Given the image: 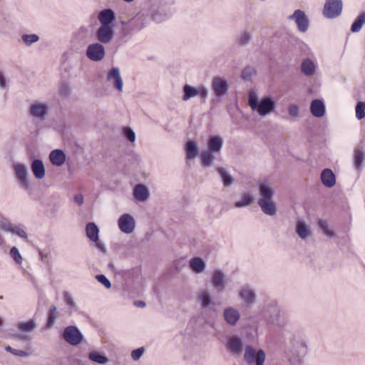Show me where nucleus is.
Listing matches in <instances>:
<instances>
[{
  "instance_id": "nucleus-1",
  "label": "nucleus",
  "mask_w": 365,
  "mask_h": 365,
  "mask_svg": "<svg viewBox=\"0 0 365 365\" xmlns=\"http://www.w3.org/2000/svg\"><path fill=\"white\" fill-rule=\"evenodd\" d=\"M259 198L257 205L264 214L275 216L277 212V204L274 200L275 191L272 183L264 180L258 185Z\"/></svg>"
},
{
  "instance_id": "nucleus-2",
  "label": "nucleus",
  "mask_w": 365,
  "mask_h": 365,
  "mask_svg": "<svg viewBox=\"0 0 365 365\" xmlns=\"http://www.w3.org/2000/svg\"><path fill=\"white\" fill-rule=\"evenodd\" d=\"M152 12V18L157 23L168 20L175 12L173 0H148Z\"/></svg>"
},
{
  "instance_id": "nucleus-3",
  "label": "nucleus",
  "mask_w": 365,
  "mask_h": 365,
  "mask_svg": "<svg viewBox=\"0 0 365 365\" xmlns=\"http://www.w3.org/2000/svg\"><path fill=\"white\" fill-rule=\"evenodd\" d=\"M248 105L253 111L262 117L269 115L276 108V102L272 97L264 96L259 99L255 92H251L249 94Z\"/></svg>"
},
{
  "instance_id": "nucleus-4",
  "label": "nucleus",
  "mask_w": 365,
  "mask_h": 365,
  "mask_svg": "<svg viewBox=\"0 0 365 365\" xmlns=\"http://www.w3.org/2000/svg\"><path fill=\"white\" fill-rule=\"evenodd\" d=\"M207 146V150H202L200 155L201 165L205 168L212 166L217 155L220 154L223 146V139L217 135L210 136Z\"/></svg>"
},
{
  "instance_id": "nucleus-5",
  "label": "nucleus",
  "mask_w": 365,
  "mask_h": 365,
  "mask_svg": "<svg viewBox=\"0 0 365 365\" xmlns=\"http://www.w3.org/2000/svg\"><path fill=\"white\" fill-rule=\"evenodd\" d=\"M266 355L262 349H257L251 345L245 347L244 360L248 364L264 365Z\"/></svg>"
},
{
  "instance_id": "nucleus-6",
  "label": "nucleus",
  "mask_w": 365,
  "mask_h": 365,
  "mask_svg": "<svg viewBox=\"0 0 365 365\" xmlns=\"http://www.w3.org/2000/svg\"><path fill=\"white\" fill-rule=\"evenodd\" d=\"M49 106L48 103L35 101L29 106V114L35 120L43 121L48 116Z\"/></svg>"
},
{
  "instance_id": "nucleus-7",
  "label": "nucleus",
  "mask_w": 365,
  "mask_h": 365,
  "mask_svg": "<svg viewBox=\"0 0 365 365\" xmlns=\"http://www.w3.org/2000/svg\"><path fill=\"white\" fill-rule=\"evenodd\" d=\"M183 96L182 100L187 101L188 100L195 96H200L202 102L205 103L208 96V89L203 85H201L197 88L193 87L190 85L185 84L182 88Z\"/></svg>"
},
{
  "instance_id": "nucleus-8",
  "label": "nucleus",
  "mask_w": 365,
  "mask_h": 365,
  "mask_svg": "<svg viewBox=\"0 0 365 365\" xmlns=\"http://www.w3.org/2000/svg\"><path fill=\"white\" fill-rule=\"evenodd\" d=\"M148 23V14L141 11L129 21L123 31L138 32L145 28Z\"/></svg>"
},
{
  "instance_id": "nucleus-9",
  "label": "nucleus",
  "mask_w": 365,
  "mask_h": 365,
  "mask_svg": "<svg viewBox=\"0 0 365 365\" xmlns=\"http://www.w3.org/2000/svg\"><path fill=\"white\" fill-rule=\"evenodd\" d=\"M229 88V83L225 78L216 76L212 78L211 82V89L213 96L216 98L220 99L226 96L228 93Z\"/></svg>"
},
{
  "instance_id": "nucleus-10",
  "label": "nucleus",
  "mask_w": 365,
  "mask_h": 365,
  "mask_svg": "<svg viewBox=\"0 0 365 365\" xmlns=\"http://www.w3.org/2000/svg\"><path fill=\"white\" fill-rule=\"evenodd\" d=\"M86 54L87 58L91 61L99 62L105 58L106 49L101 43H93L88 46Z\"/></svg>"
},
{
  "instance_id": "nucleus-11",
  "label": "nucleus",
  "mask_w": 365,
  "mask_h": 365,
  "mask_svg": "<svg viewBox=\"0 0 365 365\" xmlns=\"http://www.w3.org/2000/svg\"><path fill=\"white\" fill-rule=\"evenodd\" d=\"M288 19L294 21L299 31L305 33L309 27V20L305 12L301 9H297L288 16Z\"/></svg>"
},
{
  "instance_id": "nucleus-12",
  "label": "nucleus",
  "mask_w": 365,
  "mask_h": 365,
  "mask_svg": "<svg viewBox=\"0 0 365 365\" xmlns=\"http://www.w3.org/2000/svg\"><path fill=\"white\" fill-rule=\"evenodd\" d=\"M64 340L72 346L80 344L83 339V336L80 330L75 326H68L64 329L63 333Z\"/></svg>"
},
{
  "instance_id": "nucleus-13",
  "label": "nucleus",
  "mask_w": 365,
  "mask_h": 365,
  "mask_svg": "<svg viewBox=\"0 0 365 365\" xmlns=\"http://www.w3.org/2000/svg\"><path fill=\"white\" fill-rule=\"evenodd\" d=\"M13 168L20 187L27 190L30 185L28 168L24 164L16 163L14 165Z\"/></svg>"
},
{
  "instance_id": "nucleus-14",
  "label": "nucleus",
  "mask_w": 365,
  "mask_h": 365,
  "mask_svg": "<svg viewBox=\"0 0 365 365\" xmlns=\"http://www.w3.org/2000/svg\"><path fill=\"white\" fill-rule=\"evenodd\" d=\"M342 6L341 0H327L323 9V15L327 19H334L340 15Z\"/></svg>"
},
{
  "instance_id": "nucleus-15",
  "label": "nucleus",
  "mask_w": 365,
  "mask_h": 365,
  "mask_svg": "<svg viewBox=\"0 0 365 365\" xmlns=\"http://www.w3.org/2000/svg\"><path fill=\"white\" fill-rule=\"evenodd\" d=\"M210 282L215 291L222 292L227 285V275L221 269L215 270L211 275Z\"/></svg>"
},
{
  "instance_id": "nucleus-16",
  "label": "nucleus",
  "mask_w": 365,
  "mask_h": 365,
  "mask_svg": "<svg viewBox=\"0 0 365 365\" xmlns=\"http://www.w3.org/2000/svg\"><path fill=\"white\" fill-rule=\"evenodd\" d=\"M118 225L123 233L128 235L134 232L136 223L134 217L130 214L125 213L119 217Z\"/></svg>"
},
{
  "instance_id": "nucleus-17",
  "label": "nucleus",
  "mask_w": 365,
  "mask_h": 365,
  "mask_svg": "<svg viewBox=\"0 0 365 365\" xmlns=\"http://www.w3.org/2000/svg\"><path fill=\"white\" fill-rule=\"evenodd\" d=\"M106 80L112 84L116 91H123V81L118 67H112L108 70L106 75Z\"/></svg>"
},
{
  "instance_id": "nucleus-18",
  "label": "nucleus",
  "mask_w": 365,
  "mask_h": 365,
  "mask_svg": "<svg viewBox=\"0 0 365 365\" xmlns=\"http://www.w3.org/2000/svg\"><path fill=\"white\" fill-rule=\"evenodd\" d=\"M239 296L240 299L248 305L254 304L257 300L256 291L250 284L242 286L239 292Z\"/></svg>"
},
{
  "instance_id": "nucleus-19",
  "label": "nucleus",
  "mask_w": 365,
  "mask_h": 365,
  "mask_svg": "<svg viewBox=\"0 0 365 365\" xmlns=\"http://www.w3.org/2000/svg\"><path fill=\"white\" fill-rule=\"evenodd\" d=\"M96 38L101 43H109L114 38L113 26L101 25L96 31Z\"/></svg>"
},
{
  "instance_id": "nucleus-20",
  "label": "nucleus",
  "mask_w": 365,
  "mask_h": 365,
  "mask_svg": "<svg viewBox=\"0 0 365 365\" xmlns=\"http://www.w3.org/2000/svg\"><path fill=\"white\" fill-rule=\"evenodd\" d=\"M222 315L225 322L231 327L235 326L241 317L239 310L231 306L223 309Z\"/></svg>"
},
{
  "instance_id": "nucleus-21",
  "label": "nucleus",
  "mask_w": 365,
  "mask_h": 365,
  "mask_svg": "<svg viewBox=\"0 0 365 365\" xmlns=\"http://www.w3.org/2000/svg\"><path fill=\"white\" fill-rule=\"evenodd\" d=\"M295 232L298 237L303 241L307 240L313 235L310 225L302 220L296 222Z\"/></svg>"
},
{
  "instance_id": "nucleus-22",
  "label": "nucleus",
  "mask_w": 365,
  "mask_h": 365,
  "mask_svg": "<svg viewBox=\"0 0 365 365\" xmlns=\"http://www.w3.org/2000/svg\"><path fill=\"white\" fill-rule=\"evenodd\" d=\"M264 315L269 324H277L280 317L279 307L276 304H268L264 311Z\"/></svg>"
},
{
  "instance_id": "nucleus-23",
  "label": "nucleus",
  "mask_w": 365,
  "mask_h": 365,
  "mask_svg": "<svg viewBox=\"0 0 365 365\" xmlns=\"http://www.w3.org/2000/svg\"><path fill=\"white\" fill-rule=\"evenodd\" d=\"M365 152L361 145H357L354 150L353 163L355 169L360 173L364 167Z\"/></svg>"
},
{
  "instance_id": "nucleus-24",
  "label": "nucleus",
  "mask_w": 365,
  "mask_h": 365,
  "mask_svg": "<svg viewBox=\"0 0 365 365\" xmlns=\"http://www.w3.org/2000/svg\"><path fill=\"white\" fill-rule=\"evenodd\" d=\"M197 298L201 305V307L204 309L209 308L211 305L215 304L213 296L207 289L200 290L197 293Z\"/></svg>"
},
{
  "instance_id": "nucleus-25",
  "label": "nucleus",
  "mask_w": 365,
  "mask_h": 365,
  "mask_svg": "<svg viewBox=\"0 0 365 365\" xmlns=\"http://www.w3.org/2000/svg\"><path fill=\"white\" fill-rule=\"evenodd\" d=\"M116 19L115 12L110 9H105L98 14V21L103 26H113Z\"/></svg>"
},
{
  "instance_id": "nucleus-26",
  "label": "nucleus",
  "mask_w": 365,
  "mask_h": 365,
  "mask_svg": "<svg viewBox=\"0 0 365 365\" xmlns=\"http://www.w3.org/2000/svg\"><path fill=\"white\" fill-rule=\"evenodd\" d=\"M300 70L304 76H312L316 73L317 64L312 59L306 58L301 63Z\"/></svg>"
},
{
  "instance_id": "nucleus-27",
  "label": "nucleus",
  "mask_w": 365,
  "mask_h": 365,
  "mask_svg": "<svg viewBox=\"0 0 365 365\" xmlns=\"http://www.w3.org/2000/svg\"><path fill=\"white\" fill-rule=\"evenodd\" d=\"M310 111L313 116L322 118L325 115L326 107L322 99H314L310 105Z\"/></svg>"
},
{
  "instance_id": "nucleus-28",
  "label": "nucleus",
  "mask_w": 365,
  "mask_h": 365,
  "mask_svg": "<svg viewBox=\"0 0 365 365\" xmlns=\"http://www.w3.org/2000/svg\"><path fill=\"white\" fill-rule=\"evenodd\" d=\"M320 179L323 185L328 188L334 187L336 184V176L329 168H325L322 171Z\"/></svg>"
},
{
  "instance_id": "nucleus-29",
  "label": "nucleus",
  "mask_w": 365,
  "mask_h": 365,
  "mask_svg": "<svg viewBox=\"0 0 365 365\" xmlns=\"http://www.w3.org/2000/svg\"><path fill=\"white\" fill-rule=\"evenodd\" d=\"M31 169L36 179H42L45 177V167L41 160L36 159L33 160L31 165Z\"/></svg>"
},
{
  "instance_id": "nucleus-30",
  "label": "nucleus",
  "mask_w": 365,
  "mask_h": 365,
  "mask_svg": "<svg viewBox=\"0 0 365 365\" xmlns=\"http://www.w3.org/2000/svg\"><path fill=\"white\" fill-rule=\"evenodd\" d=\"M49 159L52 165L60 167L66 161V155L62 150L56 149L50 153Z\"/></svg>"
},
{
  "instance_id": "nucleus-31",
  "label": "nucleus",
  "mask_w": 365,
  "mask_h": 365,
  "mask_svg": "<svg viewBox=\"0 0 365 365\" xmlns=\"http://www.w3.org/2000/svg\"><path fill=\"white\" fill-rule=\"evenodd\" d=\"M133 195L135 199L140 202L146 201L150 196L148 187L143 184H138L135 187Z\"/></svg>"
},
{
  "instance_id": "nucleus-32",
  "label": "nucleus",
  "mask_w": 365,
  "mask_h": 365,
  "mask_svg": "<svg viewBox=\"0 0 365 365\" xmlns=\"http://www.w3.org/2000/svg\"><path fill=\"white\" fill-rule=\"evenodd\" d=\"M186 158L187 160L195 159L199 154V148L197 142L189 140L185 144Z\"/></svg>"
},
{
  "instance_id": "nucleus-33",
  "label": "nucleus",
  "mask_w": 365,
  "mask_h": 365,
  "mask_svg": "<svg viewBox=\"0 0 365 365\" xmlns=\"http://www.w3.org/2000/svg\"><path fill=\"white\" fill-rule=\"evenodd\" d=\"M16 327L19 330L24 333H30L37 327V323L35 319H31L26 322H20L17 323Z\"/></svg>"
},
{
  "instance_id": "nucleus-34",
  "label": "nucleus",
  "mask_w": 365,
  "mask_h": 365,
  "mask_svg": "<svg viewBox=\"0 0 365 365\" xmlns=\"http://www.w3.org/2000/svg\"><path fill=\"white\" fill-rule=\"evenodd\" d=\"M253 202L252 195L249 192H244L241 195L240 198L234 203V205L237 208H242L250 206Z\"/></svg>"
},
{
  "instance_id": "nucleus-35",
  "label": "nucleus",
  "mask_w": 365,
  "mask_h": 365,
  "mask_svg": "<svg viewBox=\"0 0 365 365\" xmlns=\"http://www.w3.org/2000/svg\"><path fill=\"white\" fill-rule=\"evenodd\" d=\"M86 235L91 241H98L99 229L94 222H88L86 227Z\"/></svg>"
},
{
  "instance_id": "nucleus-36",
  "label": "nucleus",
  "mask_w": 365,
  "mask_h": 365,
  "mask_svg": "<svg viewBox=\"0 0 365 365\" xmlns=\"http://www.w3.org/2000/svg\"><path fill=\"white\" fill-rule=\"evenodd\" d=\"M227 346L232 353L239 354L242 351V341L238 337L230 338Z\"/></svg>"
},
{
  "instance_id": "nucleus-37",
  "label": "nucleus",
  "mask_w": 365,
  "mask_h": 365,
  "mask_svg": "<svg viewBox=\"0 0 365 365\" xmlns=\"http://www.w3.org/2000/svg\"><path fill=\"white\" fill-rule=\"evenodd\" d=\"M365 24V11L361 12L355 19L351 26V31L353 33H357L361 31L362 26Z\"/></svg>"
},
{
  "instance_id": "nucleus-38",
  "label": "nucleus",
  "mask_w": 365,
  "mask_h": 365,
  "mask_svg": "<svg viewBox=\"0 0 365 365\" xmlns=\"http://www.w3.org/2000/svg\"><path fill=\"white\" fill-rule=\"evenodd\" d=\"M217 173L220 175L222 183L225 186L229 187L233 184L234 179L225 168H218Z\"/></svg>"
},
{
  "instance_id": "nucleus-39",
  "label": "nucleus",
  "mask_w": 365,
  "mask_h": 365,
  "mask_svg": "<svg viewBox=\"0 0 365 365\" xmlns=\"http://www.w3.org/2000/svg\"><path fill=\"white\" fill-rule=\"evenodd\" d=\"M190 266L197 273L202 272L205 268V262L200 257H194L190 261Z\"/></svg>"
},
{
  "instance_id": "nucleus-40",
  "label": "nucleus",
  "mask_w": 365,
  "mask_h": 365,
  "mask_svg": "<svg viewBox=\"0 0 365 365\" xmlns=\"http://www.w3.org/2000/svg\"><path fill=\"white\" fill-rule=\"evenodd\" d=\"M88 358L91 361L100 364H106L109 361L108 358L105 354H101L93 351L88 354Z\"/></svg>"
},
{
  "instance_id": "nucleus-41",
  "label": "nucleus",
  "mask_w": 365,
  "mask_h": 365,
  "mask_svg": "<svg viewBox=\"0 0 365 365\" xmlns=\"http://www.w3.org/2000/svg\"><path fill=\"white\" fill-rule=\"evenodd\" d=\"M257 74L256 69L251 66H247L242 71V78L245 81H251L252 77Z\"/></svg>"
},
{
  "instance_id": "nucleus-42",
  "label": "nucleus",
  "mask_w": 365,
  "mask_h": 365,
  "mask_svg": "<svg viewBox=\"0 0 365 365\" xmlns=\"http://www.w3.org/2000/svg\"><path fill=\"white\" fill-rule=\"evenodd\" d=\"M21 39L26 46H30L33 43H36L39 41L40 38L38 35L36 34H23Z\"/></svg>"
},
{
  "instance_id": "nucleus-43",
  "label": "nucleus",
  "mask_w": 365,
  "mask_h": 365,
  "mask_svg": "<svg viewBox=\"0 0 365 365\" xmlns=\"http://www.w3.org/2000/svg\"><path fill=\"white\" fill-rule=\"evenodd\" d=\"M63 298L64 302L68 307V309H69L71 311L77 310V304L71 293L66 292L64 293Z\"/></svg>"
},
{
  "instance_id": "nucleus-44",
  "label": "nucleus",
  "mask_w": 365,
  "mask_h": 365,
  "mask_svg": "<svg viewBox=\"0 0 365 365\" xmlns=\"http://www.w3.org/2000/svg\"><path fill=\"white\" fill-rule=\"evenodd\" d=\"M252 38V35L251 32L245 31L237 38V43L240 46H246L250 42Z\"/></svg>"
},
{
  "instance_id": "nucleus-45",
  "label": "nucleus",
  "mask_w": 365,
  "mask_h": 365,
  "mask_svg": "<svg viewBox=\"0 0 365 365\" xmlns=\"http://www.w3.org/2000/svg\"><path fill=\"white\" fill-rule=\"evenodd\" d=\"M356 118L358 120H362L365 118V102H357L355 107Z\"/></svg>"
},
{
  "instance_id": "nucleus-46",
  "label": "nucleus",
  "mask_w": 365,
  "mask_h": 365,
  "mask_svg": "<svg viewBox=\"0 0 365 365\" xmlns=\"http://www.w3.org/2000/svg\"><path fill=\"white\" fill-rule=\"evenodd\" d=\"M56 311H57V307L55 305H51L50 307V309L48 312V319H47V322H46V326L48 328H51L53 325V324L56 319Z\"/></svg>"
},
{
  "instance_id": "nucleus-47",
  "label": "nucleus",
  "mask_w": 365,
  "mask_h": 365,
  "mask_svg": "<svg viewBox=\"0 0 365 365\" xmlns=\"http://www.w3.org/2000/svg\"><path fill=\"white\" fill-rule=\"evenodd\" d=\"M10 256L12 257L14 261L19 265H21L23 263V257L16 247H12L9 252Z\"/></svg>"
},
{
  "instance_id": "nucleus-48",
  "label": "nucleus",
  "mask_w": 365,
  "mask_h": 365,
  "mask_svg": "<svg viewBox=\"0 0 365 365\" xmlns=\"http://www.w3.org/2000/svg\"><path fill=\"white\" fill-rule=\"evenodd\" d=\"M351 225V215L349 209L344 206V232L349 231Z\"/></svg>"
},
{
  "instance_id": "nucleus-49",
  "label": "nucleus",
  "mask_w": 365,
  "mask_h": 365,
  "mask_svg": "<svg viewBox=\"0 0 365 365\" xmlns=\"http://www.w3.org/2000/svg\"><path fill=\"white\" fill-rule=\"evenodd\" d=\"M58 93L63 98H68L71 93V86L68 83L61 82L59 86Z\"/></svg>"
},
{
  "instance_id": "nucleus-50",
  "label": "nucleus",
  "mask_w": 365,
  "mask_h": 365,
  "mask_svg": "<svg viewBox=\"0 0 365 365\" xmlns=\"http://www.w3.org/2000/svg\"><path fill=\"white\" fill-rule=\"evenodd\" d=\"M13 224L6 218L1 217L0 218V230L5 232H10Z\"/></svg>"
},
{
  "instance_id": "nucleus-51",
  "label": "nucleus",
  "mask_w": 365,
  "mask_h": 365,
  "mask_svg": "<svg viewBox=\"0 0 365 365\" xmlns=\"http://www.w3.org/2000/svg\"><path fill=\"white\" fill-rule=\"evenodd\" d=\"M10 232H11L14 235H16L19 237L23 238V239L26 240L28 238V235H27L26 232L23 228H21L20 226L14 225Z\"/></svg>"
},
{
  "instance_id": "nucleus-52",
  "label": "nucleus",
  "mask_w": 365,
  "mask_h": 365,
  "mask_svg": "<svg viewBox=\"0 0 365 365\" xmlns=\"http://www.w3.org/2000/svg\"><path fill=\"white\" fill-rule=\"evenodd\" d=\"M5 350L8 352H10L11 354H13L14 356H20V357H26L29 356V353H27L26 351H25L24 350H19V349H13L10 346H6L5 347Z\"/></svg>"
},
{
  "instance_id": "nucleus-53",
  "label": "nucleus",
  "mask_w": 365,
  "mask_h": 365,
  "mask_svg": "<svg viewBox=\"0 0 365 365\" xmlns=\"http://www.w3.org/2000/svg\"><path fill=\"white\" fill-rule=\"evenodd\" d=\"M145 352V349L143 346L139 347L138 349H133L131 351V357L133 361H138Z\"/></svg>"
},
{
  "instance_id": "nucleus-54",
  "label": "nucleus",
  "mask_w": 365,
  "mask_h": 365,
  "mask_svg": "<svg viewBox=\"0 0 365 365\" xmlns=\"http://www.w3.org/2000/svg\"><path fill=\"white\" fill-rule=\"evenodd\" d=\"M96 279L98 282L102 284L106 288L109 289L111 287V282L104 274H97Z\"/></svg>"
},
{
  "instance_id": "nucleus-55",
  "label": "nucleus",
  "mask_w": 365,
  "mask_h": 365,
  "mask_svg": "<svg viewBox=\"0 0 365 365\" xmlns=\"http://www.w3.org/2000/svg\"><path fill=\"white\" fill-rule=\"evenodd\" d=\"M288 113L292 118H297L299 113V107L296 104L289 105L288 107Z\"/></svg>"
},
{
  "instance_id": "nucleus-56",
  "label": "nucleus",
  "mask_w": 365,
  "mask_h": 365,
  "mask_svg": "<svg viewBox=\"0 0 365 365\" xmlns=\"http://www.w3.org/2000/svg\"><path fill=\"white\" fill-rule=\"evenodd\" d=\"M124 135L127 140L130 142H134L136 139V135L135 132L130 128H126L124 130Z\"/></svg>"
},
{
  "instance_id": "nucleus-57",
  "label": "nucleus",
  "mask_w": 365,
  "mask_h": 365,
  "mask_svg": "<svg viewBox=\"0 0 365 365\" xmlns=\"http://www.w3.org/2000/svg\"><path fill=\"white\" fill-rule=\"evenodd\" d=\"M38 256L41 261L45 264H50V257L49 254L48 252H45L44 251L39 250H38Z\"/></svg>"
},
{
  "instance_id": "nucleus-58",
  "label": "nucleus",
  "mask_w": 365,
  "mask_h": 365,
  "mask_svg": "<svg viewBox=\"0 0 365 365\" xmlns=\"http://www.w3.org/2000/svg\"><path fill=\"white\" fill-rule=\"evenodd\" d=\"M317 225L319 228L322 231L323 234L327 232L330 227H329V224L327 220L320 219L318 221Z\"/></svg>"
},
{
  "instance_id": "nucleus-59",
  "label": "nucleus",
  "mask_w": 365,
  "mask_h": 365,
  "mask_svg": "<svg viewBox=\"0 0 365 365\" xmlns=\"http://www.w3.org/2000/svg\"><path fill=\"white\" fill-rule=\"evenodd\" d=\"M7 81L4 74L0 71V88L6 89L7 88Z\"/></svg>"
},
{
  "instance_id": "nucleus-60",
  "label": "nucleus",
  "mask_w": 365,
  "mask_h": 365,
  "mask_svg": "<svg viewBox=\"0 0 365 365\" xmlns=\"http://www.w3.org/2000/svg\"><path fill=\"white\" fill-rule=\"evenodd\" d=\"M93 242H95V247H96L97 250L103 252H105L106 251V245L103 242L100 241L99 239L98 240V241Z\"/></svg>"
},
{
  "instance_id": "nucleus-61",
  "label": "nucleus",
  "mask_w": 365,
  "mask_h": 365,
  "mask_svg": "<svg viewBox=\"0 0 365 365\" xmlns=\"http://www.w3.org/2000/svg\"><path fill=\"white\" fill-rule=\"evenodd\" d=\"M74 202L78 205H81L83 203V196L81 194H77L74 196Z\"/></svg>"
},
{
  "instance_id": "nucleus-62",
  "label": "nucleus",
  "mask_w": 365,
  "mask_h": 365,
  "mask_svg": "<svg viewBox=\"0 0 365 365\" xmlns=\"http://www.w3.org/2000/svg\"><path fill=\"white\" fill-rule=\"evenodd\" d=\"M325 236L329 238H333L336 236V233L334 230L329 228L327 232L324 233Z\"/></svg>"
},
{
  "instance_id": "nucleus-63",
  "label": "nucleus",
  "mask_w": 365,
  "mask_h": 365,
  "mask_svg": "<svg viewBox=\"0 0 365 365\" xmlns=\"http://www.w3.org/2000/svg\"><path fill=\"white\" fill-rule=\"evenodd\" d=\"M134 305L137 307L144 308L146 306V304L143 301L138 300L134 302Z\"/></svg>"
},
{
  "instance_id": "nucleus-64",
  "label": "nucleus",
  "mask_w": 365,
  "mask_h": 365,
  "mask_svg": "<svg viewBox=\"0 0 365 365\" xmlns=\"http://www.w3.org/2000/svg\"><path fill=\"white\" fill-rule=\"evenodd\" d=\"M5 243V240L2 235L0 233V247H2Z\"/></svg>"
}]
</instances>
